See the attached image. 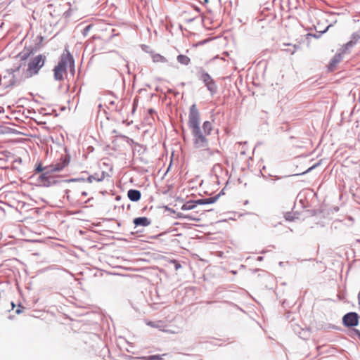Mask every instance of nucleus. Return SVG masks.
<instances>
[{
	"instance_id": "obj_1",
	"label": "nucleus",
	"mask_w": 360,
	"mask_h": 360,
	"mask_svg": "<svg viewBox=\"0 0 360 360\" xmlns=\"http://www.w3.org/2000/svg\"><path fill=\"white\" fill-rule=\"evenodd\" d=\"M188 124L193 136V145L195 148H201L207 147L208 140L206 136L211 134L212 124L210 121L203 122V134L200 127V112L195 104H193L190 107Z\"/></svg>"
},
{
	"instance_id": "obj_2",
	"label": "nucleus",
	"mask_w": 360,
	"mask_h": 360,
	"mask_svg": "<svg viewBox=\"0 0 360 360\" xmlns=\"http://www.w3.org/2000/svg\"><path fill=\"white\" fill-rule=\"evenodd\" d=\"M68 68L73 74L75 72V60L69 51L65 49L61 54L58 64L53 69L54 79L58 81L63 80L65 76L67 75Z\"/></svg>"
},
{
	"instance_id": "obj_3",
	"label": "nucleus",
	"mask_w": 360,
	"mask_h": 360,
	"mask_svg": "<svg viewBox=\"0 0 360 360\" xmlns=\"http://www.w3.org/2000/svg\"><path fill=\"white\" fill-rule=\"evenodd\" d=\"M46 56L41 54L37 55L30 60L25 72L27 77L37 75L39 70L44 65Z\"/></svg>"
},
{
	"instance_id": "obj_4",
	"label": "nucleus",
	"mask_w": 360,
	"mask_h": 360,
	"mask_svg": "<svg viewBox=\"0 0 360 360\" xmlns=\"http://www.w3.org/2000/svg\"><path fill=\"white\" fill-rule=\"evenodd\" d=\"M200 79L205 83L207 89L211 92L212 94L216 93L217 86L214 79L208 73L202 72L200 75Z\"/></svg>"
},
{
	"instance_id": "obj_5",
	"label": "nucleus",
	"mask_w": 360,
	"mask_h": 360,
	"mask_svg": "<svg viewBox=\"0 0 360 360\" xmlns=\"http://www.w3.org/2000/svg\"><path fill=\"white\" fill-rule=\"evenodd\" d=\"M342 321L346 326H356L359 323L358 314L355 312L348 313L343 316Z\"/></svg>"
},
{
	"instance_id": "obj_6",
	"label": "nucleus",
	"mask_w": 360,
	"mask_h": 360,
	"mask_svg": "<svg viewBox=\"0 0 360 360\" xmlns=\"http://www.w3.org/2000/svg\"><path fill=\"white\" fill-rule=\"evenodd\" d=\"M360 40V34L358 32L352 34L351 39L345 45V50L349 51L355 46Z\"/></svg>"
},
{
	"instance_id": "obj_7",
	"label": "nucleus",
	"mask_w": 360,
	"mask_h": 360,
	"mask_svg": "<svg viewBox=\"0 0 360 360\" xmlns=\"http://www.w3.org/2000/svg\"><path fill=\"white\" fill-rule=\"evenodd\" d=\"M127 196L130 200L136 202L141 199V193L139 191L136 189H130L127 192Z\"/></svg>"
},
{
	"instance_id": "obj_8",
	"label": "nucleus",
	"mask_w": 360,
	"mask_h": 360,
	"mask_svg": "<svg viewBox=\"0 0 360 360\" xmlns=\"http://www.w3.org/2000/svg\"><path fill=\"white\" fill-rule=\"evenodd\" d=\"M208 201L207 200H198L195 202H188L182 206V210H192L195 208L196 204H206Z\"/></svg>"
},
{
	"instance_id": "obj_9",
	"label": "nucleus",
	"mask_w": 360,
	"mask_h": 360,
	"mask_svg": "<svg viewBox=\"0 0 360 360\" xmlns=\"http://www.w3.org/2000/svg\"><path fill=\"white\" fill-rule=\"evenodd\" d=\"M134 224L136 226H148L150 224V221L146 217H137L134 219Z\"/></svg>"
},
{
	"instance_id": "obj_10",
	"label": "nucleus",
	"mask_w": 360,
	"mask_h": 360,
	"mask_svg": "<svg viewBox=\"0 0 360 360\" xmlns=\"http://www.w3.org/2000/svg\"><path fill=\"white\" fill-rule=\"evenodd\" d=\"M67 164H68V162L65 160L61 163H57L56 165H52L49 167L50 171L51 172H59V171L62 170L67 165Z\"/></svg>"
},
{
	"instance_id": "obj_11",
	"label": "nucleus",
	"mask_w": 360,
	"mask_h": 360,
	"mask_svg": "<svg viewBox=\"0 0 360 360\" xmlns=\"http://www.w3.org/2000/svg\"><path fill=\"white\" fill-rule=\"evenodd\" d=\"M152 60L154 63H165L167 62V60L163 56L159 53H154L152 55Z\"/></svg>"
},
{
	"instance_id": "obj_12",
	"label": "nucleus",
	"mask_w": 360,
	"mask_h": 360,
	"mask_svg": "<svg viewBox=\"0 0 360 360\" xmlns=\"http://www.w3.org/2000/svg\"><path fill=\"white\" fill-rule=\"evenodd\" d=\"M176 59L179 63L184 65H188L191 62L190 58L186 55L180 54L177 56Z\"/></svg>"
},
{
	"instance_id": "obj_13",
	"label": "nucleus",
	"mask_w": 360,
	"mask_h": 360,
	"mask_svg": "<svg viewBox=\"0 0 360 360\" xmlns=\"http://www.w3.org/2000/svg\"><path fill=\"white\" fill-rule=\"evenodd\" d=\"M166 354H156V355H150V356H142V357H140L139 359H143V360H162V356H165Z\"/></svg>"
},
{
	"instance_id": "obj_14",
	"label": "nucleus",
	"mask_w": 360,
	"mask_h": 360,
	"mask_svg": "<svg viewBox=\"0 0 360 360\" xmlns=\"http://www.w3.org/2000/svg\"><path fill=\"white\" fill-rule=\"evenodd\" d=\"M341 57L340 56H335L331 60L329 65V69L330 70H333L336 65L340 61Z\"/></svg>"
},
{
	"instance_id": "obj_15",
	"label": "nucleus",
	"mask_w": 360,
	"mask_h": 360,
	"mask_svg": "<svg viewBox=\"0 0 360 360\" xmlns=\"http://www.w3.org/2000/svg\"><path fill=\"white\" fill-rule=\"evenodd\" d=\"M146 324L150 327L159 328L162 331H166L165 330L162 329V326L160 324V321H158L157 323L153 322V321H148L146 323Z\"/></svg>"
},
{
	"instance_id": "obj_16",
	"label": "nucleus",
	"mask_w": 360,
	"mask_h": 360,
	"mask_svg": "<svg viewBox=\"0 0 360 360\" xmlns=\"http://www.w3.org/2000/svg\"><path fill=\"white\" fill-rule=\"evenodd\" d=\"M92 179H94V180L98 181H102L104 179V174H103V172H102L101 177H98V178H96L95 175L90 176L89 179L90 180L91 182L92 181V180H91Z\"/></svg>"
},
{
	"instance_id": "obj_17",
	"label": "nucleus",
	"mask_w": 360,
	"mask_h": 360,
	"mask_svg": "<svg viewBox=\"0 0 360 360\" xmlns=\"http://www.w3.org/2000/svg\"><path fill=\"white\" fill-rule=\"evenodd\" d=\"M108 108H111V109L116 108L115 101V100H109Z\"/></svg>"
},
{
	"instance_id": "obj_18",
	"label": "nucleus",
	"mask_w": 360,
	"mask_h": 360,
	"mask_svg": "<svg viewBox=\"0 0 360 360\" xmlns=\"http://www.w3.org/2000/svg\"><path fill=\"white\" fill-rule=\"evenodd\" d=\"M44 169V168L42 167L41 165L39 164L37 167L36 168V172H42Z\"/></svg>"
},
{
	"instance_id": "obj_19",
	"label": "nucleus",
	"mask_w": 360,
	"mask_h": 360,
	"mask_svg": "<svg viewBox=\"0 0 360 360\" xmlns=\"http://www.w3.org/2000/svg\"><path fill=\"white\" fill-rule=\"evenodd\" d=\"M173 262L175 264V268H176V269H179V268H181V264H180L179 263H178L177 262L174 261Z\"/></svg>"
},
{
	"instance_id": "obj_20",
	"label": "nucleus",
	"mask_w": 360,
	"mask_h": 360,
	"mask_svg": "<svg viewBox=\"0 0 360 360\" xmlns=\"http://www.w3.org/2000/svg\"><path fill=\"white\" fill-rule=\"evenodd\" d=\"M22 309H23V307H21V306H19L18 309L16 310V313L17 314H20L21 312H22Z\"/></svg>"
},
{
	"instance_id": "obj_21",
	"label": "nucleus",
	"mask_w": 360,
	"mask_h": 360,
	"mask_svg": "<svg viewBox=\"0 0 360 360\" xmlns=\"http://www.w3.org/2000/svg\"><path fill=\"white\" fill-rule=\"evenodd\" d=\"M91 26H92L91 25L86 26V28L84 29V32H88L91 29Z\"/></svg>"
},
{
	"instance_id": "obj_22",
	"label": "nucleus",
	"mask_w": 360,
	"mask_h": 360,
	"mask_svg": "<svg viewBox=\"0 0 360 360\" xmlns=\"http://www.w3.org/2000/svg\"><path fill=\"white\" fill-rule=\"evenodd\" d=\"M316 167V165H314L313 167H311L310 168H309L304 173L306 172H308L309 171L311 170L313 168H314Z\"/></svg>"
},
{
	"instance_id": "obj_23",
	"label": "nucleus",
	"mask_w": 360,
	"mask_h": 360,
	"mask_svg": "<svg viewBox=\"0 0 360 360\" xmlns=\"http://www.w3.org/2000/svg\"><path fill=\"white\" fill-rule=\"evenodd\" d=\"M45 175H46V174H42L41 175V178H42V179L45 178Z\"/></svg>"
},
{
	"instance_id": "obj_24",
	"label": "nucleus",
	"mask_w": 360,
	"mask_h": 360,
	"mask_svg": "<svg viewBox=\"0 0 360 360\" xmlns=\"http://www.w3.org/2000/svg\"><path fill=\"white\" fill-rule=\"evenodd\" d=\"M12 308L13 309L15 307V304L13 302H11Z\"/></svg>"
},
{
	"instance_id": "obj_25",
	"label": "nucleus",
	"mask_w": 360,
	"mask_h": 360,
	"mask_svg": "<svg viewBox=\"0 0 360 360\" xmlns=\"http://www.w3.org/2000/svg\"><path fill=\"white\" fill-rule=\"evenodd\" d=\"M204 3L205 4H207L208 3V0H204Z\"/></svg>"
},
{
	"instance_id": "obj_26",
	"label": "nucleus",
	"mask_w": 360,
	"mask_h": 360,
	"mask_svg": "<svg viewBox=\"0 0 360 360\" xmlns=\"http://www.w3.org/2000/svg\"><path fill=\"white\" fill-rule=\"evenodd\" d=\"M26 57H27V56H22V59H25V58H26Z\"/></svg>"
}]
</instances>
